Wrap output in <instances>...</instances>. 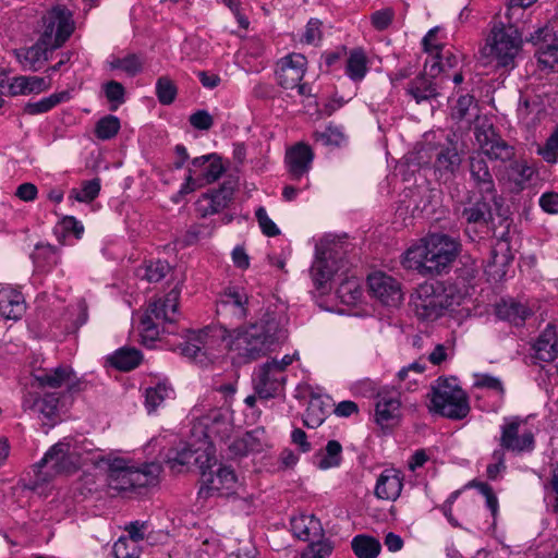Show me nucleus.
Returning <instances> with one entry per match:
<instances>
[{
	"label": "nucleus",
	"instance_id": "nucleus-55",
	"mask_svg": "<svg viewBox=\"0 0 558 558\" xmlns=\"http://www.w3.org/2000/svg\"><path fill=\"white\" fill-rule=\"evenodd\" d=\"M442 61V57L439 56V51H435V56H433L432 61L425 62V70L428 69V74L432 77H436L440 72H445L446 68H453L457 64V57L453 54H449Z\"/></svg>",
	"mask_w": 558,
	"mask_h": 558
},
{
	"label": "nucleus",
	"instance_id": "nucleus-26",
	"mask_svg": "<svg viewBox=\"0 0 558 558\" xmlns=\"http://www.w3.org/2000/svg\"><path fill=\"white\" fill-rule=\"evenodd\" d=\"M35 380L40 387L60 388L66 385L69 390H73L76 385L75 373L72 367L65 365L45 369L41 374L35 375Z\"/></svg>",
	"mask_w": 558,
	"mask_h": 558
},
{
	"label": "nucleus",
	"instance_id": "nucleus-13",
	"mask_svg": "<svg viewBox=\"0 0 558 558\" xmlns=\"http://www.w3.org/2000/svg\"><path fill=\"white\" fill-rule=\"evenodd\" d=\"M215 447L210 442H203V447L193 448L183 444L178 448L171 449L168 453V463L172 470L178 466L196 465L202 472L210 462H216Z\"/></svg>",
	"mask_w": 558,
	"mask_h": 558
},
{
	"label": "nucleus",
	"instance_id": "nucleus-18",
	"mask_svg": "<svg viewBox=\"0 0 558 558\" xmlns=\"http://www.w3.org/2000/svg\"><path fill=\"white\" fill-rule=\"evenodd\" d=\"M469 172L473 186L478 190L482 195H493L495 205L498 206L494 177L490 172L486 158H483V154L473 151L469 156ZM497 210L499 211L500 208L497 207Z\"/></svg>",
	"mask_w": 558,
	"mask_h": 558
},
{
	"label": "nucleus",
	"instance_id": "nucleus-32",
	"mask_svg": "<svg viewBox=\"0 0 558 558\" xmlns=\"http://www.w3.org/2000/svg\"><path fill=\"white\" fill-rule=\"evenodd\" d=\"M534 350L537 359L544 362H551L558 356V336L553 326L548 325L538 336Z\"/></svg>",
	"mask_w": 558,
	"mask_h": 558
},
{
	"label": "nucleus",
	"instance_id": "nucleus-42",
	"mask_svg": "<svg viewBox=\"0 0 558 558\" xmlns=\"http://www.w3.org/2000/svg\"><path fill=\"white\" fill-rule=\"evenodd\" d=\"M474 117H477L474 97L469 94L460 96L451 109V118L458 122L470 123Z\"/></svg>",
	"mask_w": 558,
	"mask_h": 558
},
{
	"label": "nucleus",
	"instance_id": "nucleus-50",
	"mask_svg": "<svg viewBox=\"0 0 558 558\" xmlns=\"http://www.w3.org/2000/svg\"><path fill=\"white\" fill-rule=\"evenodd\" d=\"M109 64L112 70H121L129 76H135L143 69V61L137 54H128L124 58H113Z\"/></svg>",
	"mask_w": 558,
	"mask_h": 558
},
{
	"label": "nucleus",
	"instance_id": "nucleus-56",
	"mask_svg": "<svg viewBox=\"0 0 558 558\" xmlns=\"http://www.w3.org/2000/svg\"><path fill=\"white\" fill-rule=\"evenodd\" d=\"M537 153L548 163H556L558 161V124L546 140L544 146L537 149Z\"/></svg>",
	"mask_w": 558,
	"mask_h": 558
},
{
	"label": "nucleus",
	"instance_id": "nucleus-22",
	"mask_svg": "<svg viewBox=\"0 0 558 558\" xmlns=\"http://www.w3.org/2000/svg\"><path fill=\"white\" fill-rule=\"evenodd\" d=\"M403 487V474L397 469H385L377 477L374 494L378 499L395 501Z\"/></svg>",
	"mask_w": 558,
	"mask_h": 558
},
{
	"label": "nucleus",
	"instance_id": "nucleus-60",
	"mask_svg": "<svg viewBox=\"0 0 558 558\" xmlns=\"http://www.w3.org/2000/svg\"><path fill=\"white\" fill-rule=\"evenodd\" d=\"M256 219L262 229V232L267 236H276L280 234V230L277 225L268 217V214L264 207H258L255 211Z\"/></svg>",
	"mask_w": 558,
	"mask_h": 558
},
{
	"label": "nucleus",
	"instance_id": "nucleus-57",
	"mask_svg": "<svg viewBox=\"0 0 558 558\" xmlns=\"http://www.w3.org/2000/svg\"><path fill=\"white\" fill-rule=\"evenodd\" d=\"M154 316L146 313L141 322L142 343L147 348H151L159 337V329L158 326L154 323Z\"/></svg>",
	"mask_w": 558,
	"mask_h": 558
},
{
	"label": "nucleus",
	"instance_id": "nucleus-29",
	"mask_svg": "<svg viewBox=\"0 0 558 558\" xmlns=\"http://www.w3.org/2000/svg\"><path fill=\"white\" fill-rule=\"evenodd\" d=\"M291 530L299 539L305 542L324 536L322 522L314 514H302L292 518Z\"/></svg>",
	"mask_w": 558,
	"mask_h": 558
},
{
	"label": "nucleus",
	"instance_id": "nucleus-15",
	"mask_svg": "<svg viewBox=\"0 0 558 558\" xmlns=\"http://www.w3.org/2000/svg\"><path fill=\"white\" fill-rule=\"evenodd\" d=\"M287 375L277 367L276 363H264L258 367L254 377V389L259 399H270L279 396L286 385Z\"/></svg>",
	"mask_w": 558,
	"mask_h": 558
},
{
	"label": "nucleus",
	"instance_id": "nucleus-43",
	"mask_svg": "<svg viewBox=\"0 0 558 558\" xmlns=\"http://www.w3.org/2000/svg\"><path fill=\"white\" fill-rule=\"evenodd\" d=\"M69 99L68 92L52 94L35 102H27L24 107V112L31 116L41 114L48 112L60 102Z\"/></svg>",
	"mask_w": 558,
	"mask_h": 558
},
{
	"label": "nucleus",
	"instance_id": "nucleus-51",
	"mask_svg": "<svg viewBox=\"0 0 558 558\" xmlns=\"http://www.w3.org/2000/svg\"><path fill=\"white\" fill-rule=\"evenodd\" d=\"M120 126L119 118L108 114L96 123L95 135L101 141L110 140L118 134Z\"/></svg>",
	"mask_w": 558,
	"mask_h": 558
},
{
	"label": "nucleus",
	"instance_id": "nucleus-36",
	"mask_svg": "<svg viewBox=\"0 0 558 558\" xmlns=\"http://www.w3.org/2000/svg\"><path fill=\"white\" fill-rule=\"evenodd\" d=\"M142 359L143 354L140 350L132 347H122L109 357V362L114 368L129 372L137 367Z\"/></svg>",
	"mask_w": 558,
	"mask_h": 558
},
{
	"label": "nucleus",
	"instance_id": "nucleus-38",
	"mask_svg": "<svg viewBox=\"0 0 558 558\" xmlns=\"http://www.w3.org/2000/svg\"><path fill=\"white\" fill-rule=\"evenodd\" d=\"M173 389L166 381H159L145 391V407L148 413L156 411L167 399L173 398Z\"/></svg>",
	"mask_w": 558,
	"mask_h": 558
},
{
	"label": "nucleus",
	"instance_id": "nucleus-62",
	"mask_svg": "<svg viewBox=\"0 0 558 558\" xmlns=\"http://www.w3.org/2000/svg\"><path fill=\"white\" fill-rule=\"evenodd\" d=\"M393 20V11L389 8L376 11L372 15V24L378 31L388 28Z\"/></svg>",
	"mask_w": 558,
	"mask_h": 558
},
{
	"label": "nucleus",
	"instance_id": "nucleus-39",
	"mask_svg": "<svg viewBox=\"0 0 558 558\" xmlns=\"http://www.w3.org/2000/svg\"><path fill=\"white\" fill-rule=\"evenodd\" d=\"M496 314L500 319L508 320L511 324L519 326L525 322L531 313L525 305L510 301L498 304L496 307Z\"/></svg>",
	"mask_w": 558,
	"mask_h": 558
},
{
	"label": "nucleus",
	"instance_id": "nucleus-30",
	"mask_svg": "<svg viewBox=\"0 0 558 558\" xmlns=\"http://www.w3.org/2000/svg\"><path fill=\"white\" fill-rule=\"evenodd\" d=\"M429 76L428 70L413 78L407 87V94L411 96L416 104L434 99L438 96V85Z\"/></svg>",
	"mask_w": 558,
	"mask_h": 558
},
{
	"label": "nucleus",
	"instance_id": "nucleus-20",
	"mask_svg": "<svg viewBox=\"0 0 558 558\" xmlns=\"http://www.w3.org/2000/svg\"><path fill=\"white\" fill-rule=\"evenodd\" d=\"M250 299L244 288L229 286L220 294L217 301V313L232 312L238 319H244L247 315Z\"/></svg>",
	"mask_w": 558,
	"mask_h": 558
},
{
	"label": "nucleus",
	"instance_id": "nucleus-41",
	"mask_svg": "<svg viewBox=\"0 0 558 558\" xmlns=\"http://www.w3.org/2000/svg\"><path fill=\"white\" fill-rule=\"evenodd\" d=\"M347 75L353 81H361L367 73V58L365 52L360 49H353L347 61Z\"/></svg>",
	"mask_w": 558,
	"mask_h": 558
},
{
	"label": "nucleus",
	"instance_id": "nucleus-53",
	"mask_svg": "<svg viewBox=\"0 0 558 558\" xmlns=\"http://www.w3.org/2000/svg\"><path fill=\"white\" fill-rule=\"evenodd\" d=\"M177 86L169 77L161 76L157 80L156 96L160 104L171 105L177 97Z\"/></svg>",
	"mask_w": 558,
	"mask_h": 558
},
{
	"label": "nucleus",
	"instance_id": "nucleus-14",
	"mask_svg": "<svg viewBox=\"0 0 558 558\" xmlns=\"http://www.w3.org/2000/svg\"><path fill=\"white\" fill-rule=\"evenodd\" d=\"M524 421L513 416L500 426L499 446L515 454L532 452L535 449V437L531 430L519 435V428Z\"/></svg>",
	"mask_w": 558,
	"mask_h": 558
},
{
	"label": "nucleus",
	"instance_id": "nucleus-11",
	"mask_svg": "<svg viewBox=\"0 0 558 558\" xmlns=\"http://www.w3.org/2000/svg\"><path fill=\"white\" fill-rule=\"evenodd\" d=\"M202 486L198 495L208 498L214 495H229L235 487L236 475L230 466L218 464L213 461L201 472Z\"/></svg>",
	"mask_w": 558,
	"mask_h": 558
},
{
	"label": "nucleus",
	"instance_id": "nucleus-7",
	"mask_svg": "<svg viewBox=\"0 0 558 558\" xmlns=\"http://www.w3.org/2000/svg\"><path fill=\"white\" fill-rule=\"evenodd\" d=\"M522 48V36L513 25L502 23L494 25L487 38L486 54L496 62L497 68L512 70L515 58Z\"/></svg>",
	"mask_w": 558,
	"mask_h": 558
},
{
	"label": "nucleus",
	"instance_id": "nucleus-64",
	"mask_svg": "<svg viewBox=\"0 0 558 558\" xmlns=\"http://www.w3.org/2000/svg\"><path fill=\"white\" fill-rule=\"evenodd\" d=\"M190 123L197 130H209L213 126V117L206 110H198L191 114Z\"/></svg>",
	"mask_w": 558,
	"mask_h": 558
},
{
	"label": "nucleus",
	"instance_id": "nucleus-37",
	"mask_svg": "<svg viewBox=\"0 0 558 558\" xmlns=\"http://www.w3.org/2000/svg\"><path fill=\"white\" fill-rule=\"evenodd\" d=\"M351 547L357 558H377L381 550L380 542L366 534L354 536Z\"/></svg>",
	"mask_w": 558,
	"mask_h": 558
},
{
	"label": "nucleus",
	"instance_id": "nucleus-1",
	"mask_svg": "<svg viewBox=\"0 0 558 558\" xmlns=\"http://www.w3.org/2000/svg\"><path fill=\"white\" fill-rule=\"evenodd\" d=\"M287 317L281 311L267 308L262 317L244 329L238 328L232 336L221 325H209L199 330H185V341L178 345L181 355L199 364H206L215 351L223 344L236 353L244 363L266 355L274 344L286 337Z\"/></svg>",
	"mask_w": 558,
	"mask_h": 558
},
{
	"label": "nucleus",
	"instance_id": "nucleus-16",
	"mask_svg": "<svg viewBox=\"0 0 558 558\" xmlns=\"http://www.w3.org/2000/svg\"><path fill=\"white\" fill-rule=\"evenodd\" d=\"M180 294L181 288L177 284L167 294L154 300L147 308L146 313L154 316L157 320H162V330L165 332H174L173 325L181 316L178 311Z\"/></svg>",
	"mask_w": 558,
	"mask_h": 558
},
{
	"label": "nucleus",
	"instance_id": "nucleus-27",
	"mask_svg": "<svg viewBox=\"0 0 558 558\" xmlns=\"http://www.w3.org/2000/svg\"><path fill=\"white\" fill-rule=\"evenodd\" d=\"M59 401L60 398L56 392L45 393L43 397L28 392L23 399V408L52 420L58 412Z\"/></svg>",
	"mask_w": 558,
	"mask_h": 558
},
{
	"label": "nucleus",
	"instance_id": "nucleus-35",
	"mask_svg": "<svg viewBox=\"0 0 558 558\" xmlns=\"http://www.w3.org/2000/svg\"><path fill=\"white\" fill-rule=\"evenodd\" d=\"M232 197L233 187L223 184L220 189L205 196V199L208 201V204L206 206L201 205L198 207V211L202 217L217 214L228 206Z\"/></svg>",
	"mask_w": 558,
	"mask_h": 558
},
{
	"label": "nucleus",
	"instance_id": "nucleus-33",
	"mask_svg": "<svg viewBox=\"0 0 558 558\" xmlns=\"http://www.w3.org/2000/svg\"><path fill=\"white\" fill-rule=\"evenodd\" d=\"M50 87V81L39 76H16L8 85L9 94L12 96L39 93Z\"/></svg>",
	"mask_w": 558,
	"mask_h": 558
},
{
	"label": "nucleus",
	"instance_id": "nucleus-24",
	"mask_svg": "<svg viewBox=\"0 0 558 558\" xmlns=\"http://www.w3.org/2000/svg\"><path fill=\"white\" fill-rule=\"evenodd\" d=\"M26 311V303L21 291L11 286L0 290V315L7 319L19 320Z\"/></svg>",
	"mask_w": 558,
	"mask_h": 558
},
{
	"label": "nucleus",
	"instance_id": "nucleus-48",
	"mask_svg": "<svg viewBox=\"0 0 558 558\" xmlns=\"http://www.w3.org/2000/svg\"><path fill=\"white\" fill-rule=\"evenodd\" d=\"M332 549V543L323 536L310 541L307 547L302 551L301 558H327L331 555Z\"/></svg>",
	"mask_w": 558,
	"mask_h": 558
},
{
	"label": "nucleus",
	"instance_id": "nucleus-44",
	"mask_svg": "<svg viewBox=\"0 0 558 558\" xmlns=\"http://www.w3.org/2000/svg\"><path fill=\"white\" fill-rule=\"evenodd\" d=\"M342 446L338 440H329L326 445L325 452L317 454V466L322 470L338 466L341 462Z\"/></svg>",
	"mask_w": 558,
	"mask_h": 558
},
{
	"label": "nucleus",
	"instance_id": "nucleus-10",
	"mask_svg": "<svg viewBox=\"0 0 558 558\" xmlns=\"http://www.w3.org/2000/svg\"><path fill=\"white\" fill-rule=\"evenodd\" d=\"M474 137L478 146L475 153L483 154V158L501 161H511L515 155L513 146L509 145L487 121L474 126Z\"/></svg>",
	"mask_w": 558,
	"mask_h": 558
},
{
	"label": "nucleus",
	"instance_id": "nucleus-34",
	"mask_svg": "<svg viewBox=\"0 0 558 558\" xmlns=\"http://www.w3.org/2000/svg\"><path fill=\"white\" fill-rule=\"evenodd\" d=\"M330 407L329 398L324 400L319 396L312 397L303 417L304 425L308 428L320 426L325 422Z\"/></svg>",
	"mask_w": 558,
	"mask_h": 558
},
{
	"label": "nucleus",
	"instance_id": "nucleus-63",
	"mask_svg": "<svg viewBox=\"0 0 558 558\" xmlns=\"http://www.w3.org/2000/svg\"><path fill=\"white\" fill-rule=\"evenodd\" d=\"M322 22L317 19H311L306 24L303 40L308 45H315L322 38Z\"/></svg>",
	"mask_w": 558,
	"mask_h": 558
},
{
	"label": "nucleus",
	"instance_id": "nucleus-5",
	"mask_svg": "<svg viewBox=\"0 0 558 558\" xmlns=\"http://www.w3.org/2000/svg\"><path fill=\"white\" fill-rule=\"evenodd\" d=\"M82 465V456L76 447L66 439L51 446L44 457L34 465V485L28 486L35 489L36 486L48 483L56 475L71 474Z\"/></svg>",
	"mask_w": 558,
	"mask_h": 558
},
{
	"label": "nucleus",
	"instance_id": "nucleus-49",
	"mask_svg": "<svg viewBox=\"0 0 558 558\" xmlns=\"http://www.w3.org/2000/svg\"><path fill=\"white\" fill-rule=\"evenodd\" d=\"M336 295L345 305H353L362 296V288L357 281H340L336 288Z\"/></svg>",
	"mask_w": 558,
	"mask_h": 558
},
{
	"label": "nucleus",
	"instance_id": "nucleus-23",
	"mask_svg": "<svg viewBox=\"0 0 558 558\" xmlns=\"http://www.w3.org/2000/svg\"><path fill=\"white\" fill-rule=\"evenodd\" d=\"M53 50L38 38L32 47L17 49L14 53L24 70L38 71L50 59Z\"/></svg>",
	"mask_w": 558,
	"mask_h": 558
},
{
	"label": "nucleus",
	"instance_id": "nucleus-52",
	"mask_svg": "<svg viewBox=\"0 0 558 558\" xmlns=\"http://www.w3.org/2000/svg\"><path fill=\"white\" fill-rule=\"evenodd\" d=\"M223 171L225 169L221 163V159L216 154H213V157L206 163V167H204V169L199 171V173L196 172V175L201 183H203V185H206L217 181L221 177Z\"/></svg>",
	"mask_w": 558,
	"mask_h": 558
},
{
	"label": "nucleus",
	"instance_id": "nucleus-25",
	"mask_svg": "<svg viewBox=\"0 0 558 558\" xmlns=\"http://www.w3.org/2000/svg\"><path fill=\"white\" fill-rule=\"evenodd\" d=\"M400 405L401 402L397 396L378 393L375 409L376 423L381 427L395 425L400 417Z\"/></svg>",
	"mask_w": 558,
	"mask_h": 558
},
{
	"label": "nucleus",
	"instance_id": "nucleus-9",
	"mask_svg": "<svg viewBox=\"0 0 558 558\" xmlns=\"http://www.w3.org/2000/svg\"><path fill=\"white\" fill-rule=\"evenodd\" d=\"M74 28L71 11L56 5L43 15L39 38L41 43L56 50L70 38Z\"/></svg>",
	"mask_w": 558,
	"mask_h": 558
},
{
	"label": "nucleus",
	"instance_id": "nucleus-46",
	"mask_svg": "<svg viewBox=\"0 0 558 558\" xmlns=\"http://www.w3.org/2000/svg\"><path fill=\"white\" fill-rule=\"evenodd\" d=\"M171 271V266L166 260H156L145 263L137 269L138 279H165Z\"/></svg>",
	"mask_w": 558,
	"mask_h": 558
},
{
	"label": "nucleus",
	"instance_id": "nucleus-19",
	"mask_svg": "<svg viewBox=\"0 0 558 558\" xmlns=\"http://www.w3.org/2000/svg\"><path fill=\"white\" fill-rule=\"evenodd\" d=\"M497 169L496 177L500 184L508 185L512 191H521L531 180L534 171L523 161L511 160Z\"/></svg>",
	"mask_w": 558,
	"mask_h": 558
},
{
	"label": "nucleus",
	"instance_id": "nucleus-47",
	"mask_svg": "<svg viewBox=\"0 0 558 558\" xmlns=\"http://www.w3.org/2000/svg\"><path fill=\"white\" fill-rule=\"evenodd\" d=\"M205 436L210 437L213 434H228L230 430L228 416L219 410H214L205 418Z\"/></svg>",
	"mask_w": 558,
	"mask_h": 558
},
{
	"label": "nucleus",
	"instance_id": "nucleus-21",
	"mask_svg": "<svg viewBox=\"0 0 558 558\" xmlns=\"http://www.w3.org/2000/svg\"><path fill=\"white\" fill-rule=\"evenodd\" d=\"M313 159L314 153L312 148L304 143H299L288 149L286 163L291 178L299 180L306 174L312 167Z\"/></svg>",
	"mask_w": 558,
	"mask_h": 558
},
{
	"label": "nucleus",
	"instance_id": "nucleus-4",
	"mask_svg": "<svg viewBox=\"0 0 558 558\" xmlns=\"http://www.w3.org/2000/svg\"><path fill=\"white\" fill-rule=\"evenodd\" d=\"M349 244L340 238L327 235L315 247V259L311 267L312 279H355L349 276L350 262L347 259Z\"/></svg>",
	"mask_w": 558,
	"mask_h": 558
},
{
	"label": "nucleus",
	"instance_id": "nucleus-58",
	"mask_svg": "<svg viewBox=\"0 0 558 558\" xmlns=\"http://www.w3.org/2000/svg\"><path fill=\"white\" fill-rule=\"evenodd\" d=\"M104 92L107 99L113 104L111 110H116L118 106L125 101V89L123 85L117 81H109L104 85Z\"/></svg>",
	"mask_w": 558,
	"mask_h": 558
},
{
	"label": "nucleus",
	"instance_id": "nucleus-61",
	"mask_svg": "<svg viewBox=\"0 0 558 558\" xmlns=\"http://www.w3.org/2000/svg\"><path fill=\"white\" fill-rule=\"evenodd\" d=\"M242 437L251 452L262 451L265 438V429L263 427L248 430Z\"/></svg>",
	"mask_w": 558,
	"mask_h": 558
},
{
	"label": "nucleus",
	"instance_id": "nucleus-8",
	"mask_svg": "<svg viewBox=\"0 0 558 558\" xmlns=\"http://www.w3.org/2000/svg\"><path fill=\"white\" fill-rule=\"evenodd\" d=\"M454 293L451 281H423L415 289V307L423 317L436 318L442 310L459 303Z\"/></svg>",
	"mask_w": 558,
	"mask_h": 558
},
{
	"label": "nucleus",
	"instance_id": "nucleus-12",
	"mask_svg": "<svg viewBox=\"0 0 558 558\" xmlns=\"http://www.w3.org/2000/svg\"><path fill=\"white\" fill-rule=\"evenodd\" d=\"M539 46L537 50L538 63L544 69L555 71L558 66V21H549L535 29L527 39Z\"/></svg>",
	"mask_w": 558,
	"mask_h": 558
},
{
	"label": "nucleus",
	"instance_id": "nucleus-59",
	"mask_svg": "<svg viewBox=\"0 0 558 558\" xmlns=\"http://www.w3.org/2000/svg\"><path fill=\"white\" fill-rule=\"evenodd\" d=\"M56 234L61 233L65 236L69 233H73L76 239H81L84 233V226L73 216H65L59 222L54 230Z\"/></svg>",
	"mask_w": 558,
	"mask_h": 558
},
{
	"label": "nucleus",
	"instance_id": "nucleus-31",
	"mask_svg": "<svg viewBox=\"0 0 558 558\" xmlns=\"http://www.w3.org/2000/svg\"><path fill=\"white\" fill-rule=\"evenodd\" d=\"M461 165V157L458 148L452 142L448 145L441 146L435 157L434 168L440 177L452 175Z\"/></svg>",
	"mask_w": 558,
	"mask_h": 558
},
{
	"label": "nucleus",
	"instance_id": "nucleus-2",
	"mask_svg": "<svg viewBox=\"0 0 558 558\" xmlns=\"http://www.w3.org/2000/svg\"><path fill=\"white\" fill-rule=\"evenodd\" d=\"M459 243L442 233H433L404 253L402 265L420 276H444L459 253Z\"/></svg>",
	"mask_w": 558,
	"mask_h": 558
},
{
	"label": "nucleus",
	"instance_id": "nucleus-6",
	"mask_svg": "<svg viewBox=\"0 0 558 558\" xmlns=\"http://www.w3.org/2000/svg\"><path fill=\"white\" fill-rule=\"evenodd\" d=\"M429 411L450 420H462L470 412L465 391L448 379H437L432 387Z\"/></svg>",
	"mask_w": 558,
	"mask_h": 558
},
{
	"label": "nucleus",
	"instance_id": "nucleus-28",
	"mask_svg": "<svg viewBox=\"0 0 558 558\" xmlns=\"http://www.w3.org/2000/svg\"><path fill=\"white\" fill-rule=\"evenodd\" d=\"M374 298L387 306H398L403 300L400 281H366Z\"/></svg>",
	"mask_w": 558,
	"mask_h": 558
},
{
	"label": "nucleus",
	"instance_id": "nucleus-54",
	"mask_svg": "<svg viewBox=\"0 0 558 558\" xmlns=\"http://www.w3.org/2000/svg\"><path fill=\"white\" fill-rule=\"evenodd\" d=\"M100 191V180L98 178L83 182L80 191L72 190L71 196L77 202L88 203L94 201Z\"/></svg>",
	"mask_w": 558,
	"mask_h": 558
},
{
	"label": "nucleus",
	"instance_id": "nucleus-45",
	"mask_svg": "<svg viewBox=\"0 0 558 558\" xmlns=\"http://www.w3.org/2000/svg\"><path fill=\"white\" fill-rule=\"evenodd\" d=\"M313 138L323 146H340L345 142V135L340 126L329 124L322 131H315Z\"/></svg>",
	"mask_w": 558,
	"mask_h": 558
},
{
	"label": "nucleus",
	"instance_id": "nucleus-3",
	"mask_svg": "<svg viewBox=\"0 0 558 558\" xmlns=\"http://www.w3.org/2000/svg\"><path fill=\"white\" fill-rule=\"evenodd\" d=\"M107 464L108 487L118 493H140L143 488L156 486L159 483L161 465L157 462H144L138 465L130 464L123 458L106 459L98 462Z\"/></svg>",
	"mask_w": 558,
	"mask_h": 558
},
{
	"label": "nucleus",
	"instance_id": "nucleus-40",
	"mask_svg": "<svg viewBox=\"0 0 558 558\" xmlns=\"http://www.w3.org/2000/svg\"><path fill=\"white\" fill-rule=\"evenodd\" d=\"M461 217L468 223H482L485 225L488 220H494L492 217L490 205L485 201L484 197L476 201L471 206L464 207L461 211Z\"/></svg>",
	"mask_w": 558,
	"mask_h": 558
},
{
	"label": "nucleus",
	"instance_id": "nucleus-17",
	"mask_svg": "<svg viewBox=\"0 0 558 558\" xmlns=\"http://www.w3.org/2000/svg\"><path fill=\"white\" fill-rule=\"evenodd\" d=\"M307 60L302 53H289L276 64V78L279 86L293 89L303 80L306 72Z\"/></svg>",
	"mask_w": 558,
	"mask_h": 558
}]
</instances>
